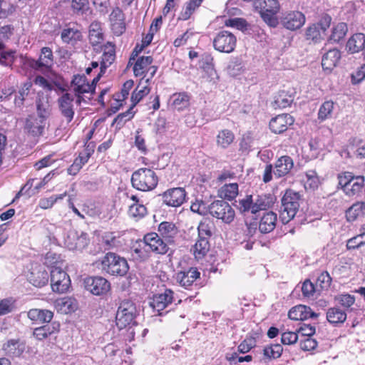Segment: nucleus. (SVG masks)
<instances>
[{"label": "nucleus", "mask_w": 365, "mask_h": 365, "mask_svg": "<svg viewBox=\"0 0 365 365\" xmlns=\"http://www.w3.org/2000/svg\"><path fill=\"white\" fill-rule=\"evenodd\" d=\"M28 318L38 323H48L53 317V312L48 309H31L27 312Z\"/></svg>", "instance_id": "26"}, {"label": "nucleus", "mask_w": 365, "mask_h": 365, "mask_svg": "<svg viewBox=\"0 0 365 365\" xmlns=\"http://www.w3.org/2000/svg\"><path fill=\"white\" fill-rule=\"evenodd\" d=\"M293 101L294 96L289 93H279L274 96L272 106L274 109L286 108L291 105Z\"/></svg>", "instance_id": "35"}, {"label": "nucleus", "mask_w": 365, "mask_h": 365, "mask_svg": "<svg viewBox=\"0 0 365 365\" xmlns=\"http://www.w3.org/2000/svg\"><path fill=\"white\" fill-rule=\"evenodd\" d=\"M334 108V103L331 101H325L319 108L318 113V118L321 121L331 117Z\"/></svg>", "instance_id": "57"}, {"label": "nucleus", "mask_w": 365, "mask_h": 365, "mask_svg": "<svg viewBox=\"0 0 365 365\" xmlns=\"http://www.w3.org/2000/svg\"><path fill=\"white\" fill-rule=\"evenodd\" d=\"M131 182L134 188L146 192L153 190L157 186L158 178L153 170L143 168L133 173Z\"/></svg>", "instance_id": "4"}, {"label": "nucleus", "mask_w": 365, "mask_h": 365, "mask_svg": "<svg viewBox=\"0 0 365 365\" xmlns=\"http://www.w3.org/2000/svg\"><path fill=\"white\" fill-rule=\"evenodd\" d=\"M46 125V121L41 120V118H36L29 116L26 121L25 128L28 131L34 135H41L43 133Z\"/></svg>", "instance_id": "34"}, {"label": "nucleus", "mask_w": 365, "mask_h": 365, "mask_svg": "<svg viewBox=\"0 0 365 365\" xmlns=\"http://www.w3.org/2000/svg\"><path fill=\"white\" fill-rule=\"evenodd\" d=\"M101 77V73L97 74L91 83L84 75H76L71 81V88L73 91H95L96 86Z\"/></svg>", "instance_id": "15"}, {"label": "nucleus", "mask_w": 365, "mask_h": 365, "mask_svg": "<svg viewBox=\"0 0 365 365\" xmlns=\"http://www.w3.org/2000/svg\"><path fill=\"white\" fill-rule=\"evenodd\" d=\"M36 108L38 117L41 118V120L46 121L51 111L47 93H41L38 95L36 101Z\"/></svg>", "instance_id": "25"}, {"label": "nucleus", "mask_w": 365, "mask_h": 365, "mask_svg": "<svg viewBox=\"0 0 365 365\" xmlns=\"http://www.w3.org/2000/svg\"><path fill=\"white\" fill-rule=\"evenodd\" d=\"M171 106L178 110H182L189 105V96L186 93H174L170 97Z\"/></svg>", "instance_id": "37"}, {"label": "nucleus", "mask_w": 365, "mask_h": 365, "mask_svg": "<svg viewBox=\"0 0 365 365\" xmlns=\"http://www.w3.org/2000/svg\"><path fill=\"white\" fill-rule=\"evenodd\" d=\"M210 245L208 240L197 237L192 248V253L197 260L202 259L209 252Z\"/></svg>", "instance_id": "31"}, {"label": "nucleus", "mask_w": 365, "mask_h": 365, "mask_svg": "<svg viewBox=\"0 0 365 365\" xmlns=\"http://www.w3.org/2000/svg\"><path fill=\"white\" fill-rule=\"evenodd\" d=\"M365 215V202H358L350 207L346 212L348 221H354L357 217Z\"/></svg>", "instance_id": "39"}, {"label": "nucleus", "mask_w": 365, "mask_h": 365, "mask_svg": "<svg viewBox=\"0 0 365 365\" xmlns=\"http://www.w3.org/2000/svg\"><path fill=\"white\" fill-rule=\"evenodd\" d=\"M135 105V103H133L125 112L118 114L113 120L112 125L116 124L117 128L120 129L127 121L132 119L135 114L133 110Z\"/></svg>", "instance_id": "46"}, {"label": "nucleus", "mask_w": 365, "mask_h": 365, "mask_svg": "<svg viewBox=\"0 0 365 365\" xmlns=\"http://www.w3.org/2000/svg\"><path fill=\"white\" fill-rule=\"evenodd\" d=\"M237 37L232 32L226 30L220 31L212 40L213 48L221 53H230L237 46Z\"/></svg>", "instance_id": "7"}, {"label": "nucleus", "mask_w": 365, "mask_h": 365, "mask_svg": "<svg viewBox=\"0 0 365 365\" xmlns=\"http://www.w3.org/2000/svg\"><path fill=\"white\" fill-rule=\"evenodd\" d=\"M348 31L347 24L344 22H340L334 26L331 29V34L329 36V40L334 42H339L343 39Z\"/></svg>", "instance_id": "42"}, {"label": "nucleus", "mask_w": 365, "mask_h": 365, "mask_svg": "<svg viewBox=\"0 0 365 365\" xmlns=\"http://www.w3.org/2000/svg\"><path fill=\"white\" fill-rule=\"evenodd\" d=\"M34 83L42 88L44 90L52 91L53 89V84L57 86L60 91H67L65 88L61 86V83L56 81L50 82L41 76H37L34 80Z\"/></svg>", "instance_id": "53"}, {"label": "nucleus", "mask_w": 365, "mask_h": 365, "mask_svg": "<svg viewBox=\"0 0 365 365\" xmlns=\"http://www.w3.org/2000/svg\"><path fill=\"white\" fill-rule=\"evenodd\" d=\"M158 232L168 242H173L178 233V229L173 222H163L158 226Z\"/></svg>", "instance_id": "29"}, {"label": "nucleus", "mask_w": 365, "mask_h": 365, "mask_svg": "<svg viewBox=\"0 0 365 365\" xmlns=\"http://www.w3.org/2000/svg\"><path fill=\"white\" fill-rule=\"evenodd\" d=\"M3 349L11 356H19L24 351V346L20 344L19 339H10L4 344Z\"/></svg>", "instance_id": "36"}, {"label": "nucleus", "mask_w": 365, "mask_h": 365, "mask_svg": "<svg viewBox=\"0 0 365 365\" xmlns=\"http://www.w3.org/2000/svg\"><path fill=\"white\" fill-rule=\"evenodd\" d=\"M277 214L273 212H268L262 217L259 224V230L262 233H269L272 232L276 226Z\"/></svg>", "instance_id": "28"}, {"label": "nucleus", "mask_w": 365, "mask_h": 365, "mask_svg": "<svg viewBox=\"0 0 365 365\" xmlns=\"http://www.w3.org/2000/svg\"><path fill=\"white\" fill-rule=\"evenodd\" d=\"M109 20L113 33L116 36H120L126 29L125 17L123 10L115 6L113 9Z\"/></svg>", "instance_id": "14"}, {"label": "nucleus", "mask_w": 365, "mask_h": 365, "mask_svg": "<svg viewBox=\"0 0 365 365\" xmlns=\"http://www.w3.org/2000/svg\"><path fill=\"white\" fill-rule=\"evenodd\" d=\"M305 38L315 43L321 42L325 37V34L322 33L317 24H312L305 30Z\"/></svg>", "instance_id": "38"}, {"label": "nucleus", "mask_w": 365, "mask_h": 365, "mask_svg": "<svg viewBox=\"0 0 365 365\" xmlns=\"http://www.w3.org/2000/svg\"><path fill=\"white\" fill-rule=\"evenodd\" d=\"M29 280L34 286L42 287L47 284L48 275L46 270H39L36 272H31Z\"/></svg>", "instance_id": "43"}, {"label": "nucleus", "mask_w": 365, "mask_h": 365, "mask_svg": "<svg viewBox=\"0 0 365 365\" xmlns=\"http://www.w3.org/2000/svg\"><path fill=\"white\" fill-rule=\"evenodd\" d=\"M56 331V327L54 324H46L34 329L33 334L36 339L43 340Z\"/></svg>", "instance_id": "50"}, {"label": "nucleus", "mask_w": 365, "mask_h": 365, "mask_svg": "<svg viewBox=\"0 0 365 365\" xmlns=\"http://www.w3.org/2000/svg\"><path fill=\"white\" fill-rule=\"evenodd\" d=\"M340 59V51L337 48L330 49L323 55L322 66L324 71H331L337 66Z\"/></svg>", "instance_id": "23"}, {"label": "nucleus", "mask_w": 365, "mask_h": 365, "mask_svg": "<svg viewBox=\"0 0 365 365\" xmlns=\"http://www.w3.org/2000/svg\"><path fill=\"white\" fill-rule=\"evenodd\" d=\"M235 136L232 131L225 129L217 135V145L222 148H227L234 140Z\"/></svg>", "instance_id": "49"}, {"label": "nucleus", "mask_w": 365, "mask_h": 365, "mask_svg": "<svg viewBox=\"0 0 365 365\" xmlns=\"http://www.w3.org/2000/svg\"><path fill=\"white\" fill-rule=\"evenodd\" d=\"M61 39L65 43H69L71 41H76L81 38V33L76 29H64L61 35Z\"/></svg>", "instance_id": "54"}, {"label": "nucleus", "mask_w": 365, "mask_h": 365, "mask_svg": "<svg viewBox=\"0 0 365 365\" xmlns=\"http://www.w3.org/2000/svg\"><path fill=\"white\" fill-rule=\"evenodd\" d=\"M304 187L306 190H314L319 185V180L314 170H310L305 173L304 178Z\"/></svg>", "instance_id": "45"}, {"label": "nucleus", "mask_w": 365, "mask_h": 365, "mask_svg": "<svg viewBox=\"0 0 365 365\" xmlns=\"http://www.w3.org/2000/svg\"><path fill=\"white\" fill-rule=\"evenodd\" d=\"M209 213L214 217L230 224L235 216L234 209L225 200H215L208 206Z\"/></svg>", "instance_id": "8"}, {"label": "nucleus", "mask_w": 365, "mask_h": 365, "mask_svg": "<svg viewBox=\"0 0 365 365\" xmlns=\"http://www.w3.org/2000/svg\"><path fill=\"white\" fill-rule=\"evenodd\" d=\"M294 121L289 114L278 115L270 120L269 128L272 133L280 134L286 131L288 127L294 123Z\"/></svg>", "instance_id": "17"}, {"label": "nucleus", "mask_w": 365, "mask_h": 365, "mask_svg": "<svg viewBox=\"0 0 365 365\" xmlns=\"http://www.w3.org/2000/svg\"><path fill=\"white\" fill-rule=\"evenodd\" d=\"M272 203V198L267 195H257V197L253 199V207L255 214L260 210H264L269 208Z\"/></svg>", "instance_id": "51"}, {"label": "nucleus", "mask_w": 365, "mask_h": 365, "mask_svg": "<svg viewBox=\"0 0 365 365\" xmlns=\"http://www.w3.org/2000/svg\"><path fill=\"white\" fill-rule=\"evenodd\" d=\"M96 264L103 272L112 276H124L129 269L127 260L113 252L106 254Z\"/></svg>", "instance_id": "1"}, {"label": "nucleus", "mask_w": 365, "mask_h": 365, "mask_svg": "<svg viewBox=\"0 0 365 365\" xmlns=\"http://www.w3.org/2000/svg\"><path fill=\"white\" fill-rule=\"evenodd\" d=\"M153 58L150 56H140L133 63V71L135 76L147 78L146 81L152 78L158 70V67L152 65Z\"/></svg>", "instance_id": "9"}, {"label": "nucleus", "mask_w": 365, "mask_h": 365, "mask_svg": "<svg viewBox=\"0 0 365 365\" xmlns=\"http://www.w3.org/2000/svg\"><path fill=\"white\" fill-rule=\"evenodd\" d=\"M84 283L86 289L96 296L104 295L110 289V282L103 277H89Z\"/></svg>", "instance_id": "11"}, {"label": "nucleus", "mask_w": 365, "mask_h": 365, "mask_svg": "<svg viewBox=\"0 0 365 365\" xmlns=\"http://www.w3.org/2000/svg\"><path fill=\"white\" fill-rule=\"evenodd\" d=\"M91 144V143H89L87 145V148L84 150V151L81 153L78 157L76 158L74 160V162L77 163L78 165L81 168L83 165H84L88 162L89 158L93 152V145H92V147L89 148Z\"/></svg>", "instance_id": "62"}, {"label": "nucleus", "mask_w": 365, "mask_h": 365, "mask_svg": "<svg viewBox=\"0 0 365 365\" xmlns=\"http://www.w3.org/2000/svg\"><path fill=\"white\" fill-rule=\"evenodd\" d=\"M294 162L291 157L284 155L280 157L275 163L274 175L277 178L285 176L293 168Z\"/></svg>", "instance_id": "24"}, {"label": "nucleus", "mask_w": 365, "mask_h": 365, "mask_svg": "<svg viewBox=\"0 0 365 365\" xmlns=\"http://www.w3.org/2000/svg\"><path fill=\"white\" fill-rule=\"evenodd\" d=\"M331 16L329 14L324 13L320 16L318 22L314 23V24H317L322 33L327 35V30L331 26Z\"/></svg>", "instance_id": "60"}, {"label": "nucleus", "mask_w": 365, "mask_h": 365, "mask_svg": "<svg viewBox=\"0 0 365 365\" xmlns=\"http://www.w3.org/2000/svg\"><path fill=\"white\" fill-rule=\"evenodd\" d=\"M282 350L281 345L272 344L264 348L263 354L267 359H277L281 356Z\"/></svg>", "instance_id": "56"}, {"label": "nucleus", "mask_w": 365, "mask_h": 365, "mask_svg": "<svg viewBox=\"0 0 365 365\" xmlns=\"http://www.w3.org/2000/svg\"><path fill=\"white\" fill-rule=\"evenodd\" d=\"M186 192L182 187L169 189L163 194L165 204L171 207H179L185 200Z\"/></svg>", "instance_id": "16"}, {"label": "nucleus", "mask_w": 365, "mask_h": 365, "mask_svg": "<svg viewBox=\"0 0 365 365\" xmlns=\"http://www.w3.org/2000/svg\"><path fill=\"white\" fill-rule=\"evenodd\" d=\"M71 284V279L67 273L58 267H53L51 270V286L53 292H66Z\"/></svg>", "instance_id": "10"}, {"label": "nucleus", "mask_w": 365, "mask_h": 365, "mask_svg": "<svg viewBox=\"0 0 365 365\" xmlns=\"http://www.w3.org/2000/svg\"><path fill=\"white\" fill-rule=\"evenodd\" d=\"M53 56L52 50L49 47H43L38 60L34 61L32 66L38 69L41 67L50 68L53 65Z\"/></svg>", "instance_id": "27"}, {"label": "nucleus", "mask_w": 365, "mask_h": 365, "mask_svg": "<svg viewBox=\"0 0 365 365\" xmlns=\"http://www.w3.org/2000/svg\"><path fill=\"white\" fill-rule=\"evenodd\" d=\"M173 294L174 293L171 289H165L164 293L155 295L150 304L155 311L160 314V312L173 302Z\"/></svg>", "instance_id": "18"}, {"label": "nucleus", "mask_w": 365, "mask_h": 365, "mask_svg": "<svg viewBox=\"0 0 365 365\" xmlns=\"http://www.w3.org/2000/svg\"><path fill=\"white\" fill-rule=\"evenodd\" d=\"M136 316V307L134 303L130 300L123 301L118 309L115 321L116 325L120 329H124L135 322Z\"/></svg>", "instance_id": "6"}, {"label": "nucleus", "mask_w": 365, "mask_h": 365, "mask_svg": "<svg viewBox=\"0 0 365 365\" xmlns=\"http://www.w3.org/2000/svg\"><path fill=\"white\" fill-rule=\"evenodd\" d=\"M128 94L129 93H115L113 96L110 108L107 110L108 115L115 113L120 108L123 106V102L127 98Z\"/></svg>", "instance_id": "40"}, {"label": "nucleus", "mask_w": 365, "mask_h": 365, "mask_svg": "<svg viewBox=\"0 0 365 365\" xmlns=\"http://www.w3.org/2000/svg\"><path fill=\"white\" fill-rule=\"evenodd\" d=\"M143 245L148 248L149 251L156 254L164 255L168 250V246L158 234L150 232L143 237Z\"/></svg>", "instance_id": "12"}, {"label": "nucleus", "mask_w": 365, "mask_h": 365, "mask_svg": "<svg viewBox=\"0 0 365 365\" xmlns=\"http://www.w3.org/2000/svg\"><path fill=\"white\" fill-rule=\"evenodd\" d=\"M364 186V178L363 176H354L350 183L344 188V192L348 196H354L359 194Z\"/></svg>", "instance_id": "33"}, {"label": "nucleus", "mask_w": 365, "mask_h": 365, "mask_svg": "<svg viewBox=\"0 0 365 365\" xmlns=\"http://www.w3.org/2000/svg\"><path fill=\"white\" fill-rule=\"evenodd\" d=\"M213 223L209 220L201 221L197 227L198 237L208 240L212 235Z\"/></svg>", "instance_id": "47"}, {"label": "nucleus", "mask_w": 365, "mask_h": 365, "mask_svg": "<svg viewBox=\"0 0 365 365\" xmlns=\"http://www.w3.org/2000/svg\"><path fill=\"white\" fill-rule=\"evenodd\" d=\"M128 215L135 220L143 218L147 214L145 205L140 203H133L129 206Z\"/></svg>", "instance_id": "52"}, {"label": "nucleus", "mask_w": 365, "mask_h": 365, "mask_svg": "<svg viewBox=\"0 0 365 365\" xmlns=\"http://www.w3.org/2000/svg\"><path fill=\"white\" fill-rule=\"evenodd\" d=\"M346 48L351 53H356L364 51L362 56L365 61V35L361 33L352 35L346 43Z\"/></svg>", "instance_id": "22"}, {"label": "nucleus", "mask_w": 365, "mask_h": 365, "mask_svg": "<svg viewBox=\"0 0 365 365\" xmlns=\"http://www.w3.org/2000/svg\"><path fill=\"white\" fill-rule=\"evenodd\" d=\"M203 1L204 0H190L186 2L179 14L178 20L187 21L190 19L196 9L201 6Z\"/></svg>", "instance_id": "30"}, {"label": "nucleus", "mask_w": 365, "mask_h": 365, "mask_svg": "<svg viewBox=\"0 0 365 365\" xmlns=\"http://www.w3.org/2000/svg\"><path fill=\"white\" fill-rule=\"evenodd\" d=\"M56 306L61 312L68 314L77 309L78 303L74 298L66 297L57 300Z\"/></svg>", "instance_id": "32"}, {"label": "nucleus", "mask_w": 365, "mask_h": 365, "mask_svg": "<svg viewBox=\"0 0 365 365\" xmlns=\"http://www.w3.org/2000/svg\"><path fill=\"white\" fill-rule=\"evenodd\" d=\"M66 195L67 193L65 192L60 195L41 198L38 202V206L39 207L44 210L51 208L58 200L63 199Z\"/></svg>", "instance_id": "55"}, {"label": "nucleus", "mask_w": 365, "mask_h": 365, "mask_svg": "<svg viewBox=\"0 0 365 365\" xmlns=\"http://www.w3.org/2000/svg\"><path fill=\"white\" fill-rule=\"evenodd\" d=\"M365 244V232L358 235L347 241L346 247L348 250L357 249Z\"/></svg>", "instance_id": "61"}, {"label": "nucleus", "mask_w": 365, "mask_h": 365, "mask_svg": "<svg viewBox=\"0 0 365 365\" xmlns=\"http://www.w3.org/2000/svg\"><path fill=\"white\" fill-rule=\"evenodd\" d=\"M81 96L76 93H65L58 100V109L61 115L65 119L67 124L71 123L75 114V104L79 105Z\"/></svg>", "instance_id": "5"}, {"label": "nucleus", "mask_w": 365, "mask_h": 365, "mask_svg": "<svg viewBox=\"0 0 365 365\" xmlns=\"http://www.w3.org/2000/svg\"><path fill=\"white\" fill-rule=\"evenodd\" d=\"M102 59L101 61L100 71L101 76L106 71V69L109 67L115 59V46L113 43L108 42L103 46Z\"/></svg>", "instance_id": "21"}, {"label": "nucleus", "mask_w": 365, "mask_h": 365, "mask_svg": "<svg viewBox=\"0 0 365 365\" xmlns=\"http://www.w3.org/2000/svg\"><path fill=\"white\" fill-rule=\"evenodd\" d=\"M219 194L221 197L233 200L238 194L237 183L225 184L220 189Z\"/></svg>", "instance_id": "44"}, {"label": "nucleus", "mask_w": 365, "mask_h": 365, "mask_svg": "<svg viewBox=\"0 0 365 365\" xmlns=\"http://www.w3.org/2000/svg\"><path fill=\"white\" fill-rule=\"evenodd\" d=\"M88 242L89 240L87 234L81 233L80 235H78L76 244L68 243V249L70 250H81L87 247Z\"/></svg>", "instance_id": "59"}, {"label": "nucleus", "mask_w": 365, "mask_h": 365, "mask_svg": "<svg viewBox=\"0 0 365 365\" xmlns=\"http://www.w3.org/2000/svg\"><path fill=\"white\" fill-rule=\"evenodd\" d=\"M327 319L331 324L343 323L346 319V314L339 308L333 307L327 311Z\"/></svg>", "instance_id": "41"}, {"label": "nucleus", "mask_w": 365, "mask_h": 365, "mask_svg": "<svg viewBox=\"0 0 365 365\" xmlns=\"http://www.w3.org/2000/svg\"><path fill=\"white\" fill-rule=\"evenodd\" d=\"M237 206L241 212H250L255 214L252 195H247L245 198L239 200Z\"/></svg>", "instance_id": "58"}, {"label": "nucleus", "mask_w": 365, "mask_h": 365, "mask_svg": "<svg viewBox=\"0 0 365 365\" xmlns=\"http://www.w3.org/2000/svg\"><path fill=\"white\" fill-rule=\"evenodd\" d=\"M254 6L267 26L272 28H276L278 26L277 14L280 11L278 0H255Z\"/></svg>", "instance_id": "2"}, {"label": "nucleus", "mask_w": 365, "mask_h": 365, "mask_svg": "<svg viewBox=\"0 0 365 365\" xmlns=\"http://www.w3.org/2000/svg\"><path fill=\"white\" fill-rule=\"evenodd\" d=\"M288 317L292 320L304 321L309 318H317L318 314L312 312L309 307L299 304L289 311Z\"/></svg>", "instance_id": "19"}, {"label": "nucleus", "mask_w": 365, "mask_h": 365, "mask_svg": "<svg viewBox=\"0 0 365 365\" xmlns=\"http://www.w3.org/2000/svg\"><path fill=\"white\" fill-rule=\"evenodd\" d=\"M200 276V273L197 268L190 267L187 270L178 272L176 279L180 286L188 289Z\"/></svg>", "instance_id": "20"}, {"label": "nucleus", "mask_w": 365, "mask_h": 365, "mask_svg": "<svg viewBox=\"0 0 365 365\" xmlns=\"http://www.w3.org/2000/svg\"><path fill=\"white\" fill-rule=\"evenodd\" d=\"M89 40L91 44L97 45L103 40V34L98 23H92L89 29Z\"/></svg>", "instance_id": "48"}, {"label": "nucleus", "mask_w": 365, "mask_h": 365, "mask_svg": "<svg viewBox=\"0 0 365 365\" xmlns=\"http://www.w3.org/2000/svg\"><path fill=\"white\" fill-rule=\"evenodd\" d=\"M331 282V277L328 272H322L317 279V285H319L322 289H327Z\"/></svg>", "instance_id": "64"}, {"label": "nucleus", "mask_w": 365, "mask_h": 365, "mask_svg": "<svg viewBox=\"0 0 365 365\" xmlns=\"http://www.w3.org/2000/svg\"><path fill=\"white\" fill-rule=\"evenodd\" d=\"M149 250L145 245L143 247L140 245L138 247H135L132 253L133 257L139 261H144L149 257Z\"/></svg>", "instance_id": "63"}, {"label": "nucleus", "mask_w": 365, "mask_h": 365, "mask_svg": "<svg viewBox=\"0 0 365 365\" xmlns=\"http://www.w3.org/2000/svg\"><path fill=\"white\" fill-rule=\"evenodd\" d=\"M300 195L292 190H287L282 198L279 218L283 224L291 221L296 215L299 207Z\"/></svg>", "instance_id": "3"}, {"label": "nucleus", "mask_w": 365, "mask_h": 365, "mask_svg": "<svg viewBox=\"0 0 365 365\" xmlns=\"http://www.w3.org/2000/svg\"><path fill=\"white\" fill-rule=\"evenodd\" d=\"M306 21L304 14L299 11H290L285 13L281 19L282 26L290 31L300 29Z\"/></svg>", "instance_id": "13"}]
</instances>
